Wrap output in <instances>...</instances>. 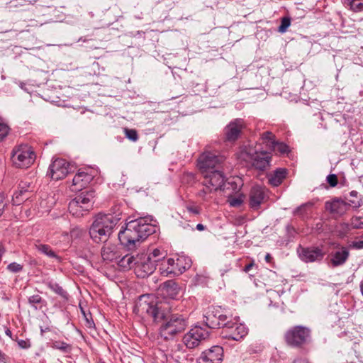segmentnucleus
<instances>
[{"mask_svg":"<svg viewBox=\"0 0 363 363\" xmlns=\"http://www.w3.org/2000/svg\"><path fill=\"white\" fill-rule=\"evenodd\" d=\"M5 206H6L5 197L2 194H0V216L3 213Z\"/></svg>","mask_w":363,"mask_h":363,"instance_id":"nucleus-48","label":"nucleus"},{"mask_svg":"<svg viewBox=\"0 0 363 363\" xmlns=\"http://www.w3.org/2000/svg\"><path fill=\"white\" fill-rule=\"evenodd\" d=\"M345 4L354 12L363 11V2L362 0H345Z\"/></svg>","mask_w":363,"mask_h":363,"instance_id":"nucleus-34","label":"nucleus"},{"mask_svg":"<svg viewBox=\"0 0 363 363\" xmlns=\"http://www.w3.org/2000/svg\"><path fill=\"white\" fill-rule=\"evenodd\" d=\"M9 333H11V331L6 333L7 335H9Z\"/></svg>","mask_w":363,"mask_h":363,"instance_id":"nucleus-62","label":"nucleus"},{"mask_svg":"<svg viewBox=\"0 0 363 363\" xmlns=\"http://www.w3.org/2000/svg\"><path fill=\"white\" fill-rule=\"evenodd\" d=\"M133 311L142 318H152L155 322L166 320L160 330L161 337L166 340H172L183 332L187 325L182 315L172 314L167 316L165 310L162 308V303H159L152 294L140 296L135 303Z\"/></svg>","mask_w":363,"mask_h":363,"instance_id":"nucleus-1","label":"nucleus"},{"mask_svg":"<svg viewBox=\"0 0 363 363\" xmlns=\"http://www.w3.org/2000/svg\"><path fill=\"white\" fill-rule=\"evenodd\" d=\"M135 274L138 277L145 278L152 274L156 269L150 258L145 254H138L135 256Z\"/></svg>","mask_w":363,"mask_h":363,"instance_id":"nucleus-14","label":"nucleus"},{"mask_svg":"<svg viewBox=\"0 0 363 363\" xmlns=\"http://www.w3.org/2000/svg\"><path fill=\"white\" fill-rule=\"evenodd\" d=\"M343 225L347 228L350 226L352 229H362L363 228V216H353L350 219V224L344 223Z\"/></svg>","mask_w":363,"mask_h":363,"instance_id":"nucleus-33","label":"nucleus"},{"mask_svg":"<svg viewBox=\"0 0 363 363\" xmlns=\"http://www.w3.org/2000/svg\"><path fill=\"white\" fill-rule=\"evenodd\" d=\"M325 206L330 213L341 216L349 210L350 204L341 199L335 198L330 201L325 202Z\"/></svg>","mask_w":363,"mask_h":363,"instance_id":"nucleus-19","label":"nucleus"},{"mask_svg":"<svg viewBox=\"0 0 363 363\" xmlns=\"http://www.w3.org/2000/svg\"><path fill=\"white\" fill-rule=\"evenodd\" d=\"M261 140L269 149H270L276 142L275 135L270 131L264 132L261 135Z\"/></svg>","mask_w":363,"mask_h":363,"instance_id":"nucleus-32","label":"nucleus"},{"mask_svg":"<svg viewBox=\"0 0 363 363\" xmlns=\"http://www.w3.org/2000/svg\"><path fill=\"white\" fill-rule=\"evenodd\" d=\"M45 301L43 299V298L38 295L35 294L33 296H30L28 298V303L33 307L35 309L41 308V306H39L41 303H43Z\"/></svg>","mask_w":363,"mask_h":363,"instance_id":"nucleus-36","label":"nucleus"},{"mask_svg":"<svg viewBox=\"0 0 363 363\" xmlns=\"http://www.w3.org/2000/svg\"><path fill=\"white\" fill-rule=\"evenodd\" d=\"M347 203L350 204V206H352L353 208L357 209L363 205V201L362 199L357 201L354 200H350Z\"/></svg>","mask_w":363,"mask_h":363,"instance_id":"nucleus-46","label":"nucleus"},{"mask_svg":"<svg viewBox=\"0 0 363 363\" xmlns=\"http://www.w3.org/2000/svg\"><path fill=\"white\" fill-rule=\"evenodd\" d=\"M125 137L130 140L135 142L138 139V134L135 129L125 128L124 130Z\"/></svg>","mask_w":363,"mask_h":363,"instance_id":"nucleus-38","label":"nucleus"},{"mask_svg":"<svg viewBox=\"0 0 363 363\" xmlns=\"http://www.w3.org/2000/svg\"><path fill=\"white\" fill-rule=\"evenodd\" d=\"M350 196L352 197H357L358 192L357 191L353 190L350 192Z\"/></svg>","mask_w":363,"mask_h":363,"instance_id":"nucleus-58","label":"nucleus"},{"mask_svg":"<svg viewBox=\"0 0 363 363\" xmlns=\"http://www.w3.org/2000/svg\"><path fill=\"white\" fill-rule=\"evenodd\" d=\"M150 218H139L130 220L126 224L130 234L135 238V241L139 245L140 240L145 239L155 232L154 225L150 224Z\"/></svg>","mask_w":363,"mask_h":363,"instance_id":"nucleus-5","label":"nucleus"},{"mask_svg":"<svg viewBox=\"0 0 363 363\" xmlns=\"http://www.w3.org/2000/svg\"><path fill=\"white\" fill-rule=\"evenodd\" d=\"M291 25V19L288 17H284L281 19V25L279 27V31L280 33H284L286 32V29L290 26Z\"/></svg>","mask_w":363,"mask_h":363,"instance_id":"nucleus-39","label":"nucleus"},{"mask_svg":"<svg viewBox=\"0 0 363 363\" xmlns=\"http://www.w3.org/2000/svg\"><path fill=\"white\" fill-rule=\"evenodd\" d=\"M297 252L300 259L306 263L321 262L325 255L323 246L300 247Z\"/></svg>","mask_w":363,"mask_h":363,"instance_id":"nucleus-13","label":"nucleus"},{"mask_svg":"<svg viewBox=\"0 0 363 363\" xmlns=\"http://www.w3.org/2000/svg\"><path fill=\"white\" fill-rule=\"evenodd\" d=\"M8 361L9 357L4 353L0 351V362L7 363Z\"/></svg>","mask_w":363,"mask_h":363,"instance_id":"nucleus-52","label":"nucleus"},{"mask_svg":"<svg viewBox=\"0 0 363 363\" xmlns=\"http://www.w3.org/2000/svg\"><path fill=\"white\" fill-rule=\"evenodd\" d=\"M201 175L203 187L197 192L196 196L202 201H209L213 198L216 191L223 189L226 178L220 169L202 173Z\"/></svg>","mask_w":363,"mask_h":363,"instance_id":"nucleus-2","label":"nucleus"},{"mask_svg":"<svg viewBox=\"0 0 363 363\" xmlns=\"http://www.w3.org/2000/svg\"><path fill=\"white\" fill-rule=\"evenodd\" d=\"M145 255L150 258L151 262L154 263L156 268L167 257V253L164 250L155 248Z\"/></svg>","mask_w":363,"mask_h":363,"instance_id":"nucleus-27","label":"nucleus"},{"mask_svg":"<svg viewBox=\"0 0 363 363\" xmlns=\"http://www.w3.org/2000/svg\"><path fill=\"white\" fill-rule=\"evenodd\" d=\"M209 336V332L200 326L191 328L183 337V342L189 349L197 347Z\"/></svg>","mask_w":363,"mask_h":363,"instance_id":"nucleus-11","label":"nucleus"},{"mask_svg":"<svg viewBox=\"0 0 363 363\" xmlns=\"http://www.w3.org/2000/svg\"><path fill=\"white\" fill-rule=\"evenodd\" d=\"M135 257L131 255H125L123 256L118 261V266L124 271L135 268Z\"/></svg>","mask_w":363,"mask_h":363,"instance_id":"nucleus-29","label":"nucleus"},{"mask_svg":"<svg viewBox=\"0 0 363 363\" xmlns=\"http://www.w3.org/2000/svg\"><path fill=\"white\" fill-rule=\"evenodd\" d=\"M361 240L354 241L352 242L351 246L355 249H362L363 248V235L362 236Z\"/></svg>","mask_w":363,"mask_h":363,"instance_id":"nucleus-47","label":"nucleus"},{"mask_svg":"<svg viewBox=\"0 0 363 363\" xmlns=\"http://www.w3.org/2000/svg\"><path fill=\"white\" fill-rule=\"evenodd\" d=\"M197 363H216L212 359L206 358V356L201 354V357L197 359Z\"/></svg>","mask_w":363,"mask_h":363,"instance_id":"nucleus-50","label":"nucleus"},{"mask_svg":"<svg viewBox=\"0 0 363 363\" xmlns=\"http://www.w3.org/2000/svg\"><path fill=\"white\" fill-rule=\"evenodd\" d=\"M43 283L54 293L60 296L65 300H67L69 298V295L67 292L63 289V288L60 286L57 282L53 280L47 279L43 281Z\"/></svg>","mask_w":363,"mask_h":363,"instance_id":"nucleus-28","label":"nucleus"},{"mask_svg":"<svg viewBox=\"0 0 363 363\" xmlns=\"http://www.w3.org/2000/svg\"><path fill=\"white\" fill-rule=\"evenodd\" d=\"M101 257L104 262H111L121 257L118 247L116 245L106 244L101 249Z\"/></svg>","mask_w":363,"mask_h":363,"instance_id":"nucleus-21","label":"nucleus"},{"mask_svg":"<svg viewBox=\"0 0 363 363\" xmlns=\"http://www.w3.org/2000/svg\"><path fill=\"white\" fill-rule=\"evenodd\" d=\"M242 154L246 156L244 159L249 160L257 169L263 171L269 166L271 157L267 152H257L252 148H248Z\"/></svg>","mask_w":363,"mask_h":363,"instance_id":"nucleus-12","label":"nucleus"},{"mask_svg":"<svg viewBox=\"0 0 363 363\" xmlns=\"http://www.w3.org/2000/svg\"><path fill=\"white\" fill-rule=\"evenodd\" d=\"M267 198L265 189L260 186L252 187L249 193V206L253 210H258Z\"/></svg>","mask_w":363,"mask_h":363,"instance_id":"nucleus-17","label":"nucleus"},{"mask_svg":"<svg viewBox=\"0 0 363 363\" xmlns=\"http://www.w3.org/2000/svg\"><path fill=\"white\" fill-rule=\"evenodd\" d=\"M12 162L18 168H26L31 165L35 160V153L28 145H20L13 150Z\"/></svg>","mask_w":363,"mask_h":363,"instance_id":"nucleus-8","label":"nucleus"},{"mask_svg":"<svg viewBox=\"0 0 363 363\" xmlns=\"http://www.w3.org/2000/svg\"><path fill=\"white\" fill-rule=\"evenodd\" d=\"M6 269L10 272L18 273L23 270V265L16 262H12L7 266Z\"/></svg>","mask_w":363,"mask_h":363,"instance_id":"nucleus-40","label":"nucleus"},{"mask_svg":"<svg viewBox=\"0 0 363 363\" xmlns=\"http://www.w3.org/2000/svg\"><path fill=\"white\" fill-rule=\"evenodd\" d=\"M117 222V218L112 214H98L89 229L91 239L96 242H106Z\"/></svg>","mask_w":363,"mask_h":363,"instance_id":"nucleus-3","label":"nucleus"},{"mask_svg":"<svg viewBox=\"0 0 363 363\" xmlns=\"http://www.w3.org/2000/svg\"><path fill=\"white\" fill-rule=\"evenodd\" d=\"M186 209L189 212L194 215H199L200 213V208L197 206H189L186 207Z\"/></svg>","mask_w":363,"mask_h":363,"instance_id":"nucleus-49","label":"nucleus"},{"mask_svg":"<svg viewBox=\"0 0 363 363\" xmlns=\"http://www.w3.org/2000/svg\"><path fill=\"white\" fill-rule=\"evenodd\" d=\"M94 197L93 191L82 192L69 203V213L76 217L82 216L84 213L88 212L91 208Z\"/></svg>","mask_w":363,"mask_h":363,"instance_id":"nucleus-6","label":"nucleus"},{"mask_svg":"<svg viewBox=\"0 0 363 363\" xmlns=\"http://www.w3.org/2000/svg\"><path fill=\"white\" fill-rule=\"evenodd\" d=\"M35 248L41 253L47 255L49 257L55 258L60 261V257L51 249V247L45 244H35Z\"/></svg>","mask_w":363,"mask_h":363,"instance_id":"nucleus-31","label":"nucleus"},{"mask_svg":"<svg viewBox=\"0 0 363 363\" xmlns=\"http://www.w3.org/2000/svg\"><path fill=\"white\" fill-rule=\"evenodd\" d=\"M83 312V314H84V316L86 319V325L88 328H93L94 326V323L92 320H89L87 317V315H86V313H84V311H82Z\"/></svg>","mask_w":363,"mask_h":363,"instance_id":"nucleus-51","label":"nucleus"},{"mask_svg":"<svg viewBox=\"0 0 363 363\" xmlns=\"http://www.w3.org/2000/svg\"><path fill=\"white\" fill-rule=\"evenodd\" d=\"M272 259V257L271 255L267 253L265 255V260H266V262H271Z\"/></svg>","mask_w":363,"mask_h":363,"instance_id":"nucleus-57","label":"nucleus"},{"mask_svg":"<svg viewBox=\"0 0 363 363\" xmlns=\"http://www.w3.org/2000/svg\"><path fill=\"white\" fill-rule=\"evenodd\" d=\"M69 163L64 159H56L50 165L48 175L53 180L64 179L69 173Z\"/></svg>","mask_w":363,"mask_h":363,"instance_id":"nucleus-15","label":"nucleus"},{"mask_svg":"<svg viewBox=\"0 0 363 363\" xmlns=\"http://www.w3.org/2000/svg\"><path fill=\"white\" fill-rule=\"evenodd\" d=\"M327 182L331 186L334 187L337 184V177L335 174H329L327 177Z\"/></svg>","mask_w":363,"mask_h":363,"instance_id":"nucleus-45","label":"nucleus"},{"mask_svg":"<svg viewBox=\"0 0 363 363\" xmlns=\"http://www.w3.org/2000/svg\"><path fill=\"white\" fill-rule=\"evenodd\" d=\"M311 330L303 325L291 327L284 334L286 343L294 348L303 347L311 342Z\"/></svg>","mask_w":363,"mask_h":363,"instance_id":"nucleus-4","label":"nucleus"},{"mask_svg":"<svg viewBox=\"0 0 363 363\" xmlns=\"http://www.w3.org/2000/svg\"><path fill=\"white\" fill-rule=\"evenodd\" d=\"M229 316L223 314L220 308L211 306L203 313V321L209 328H220L226 325Z\"/></svg>","mask_w":363,"mask_h":363,"instance_id":"nucleus-10","label":"nucleus"},{"mask_svg":"<svg viewBox=\"0 0 363 363\" xmlns=\"http://www.w3.org/2000/svg\"><path fill=\"white\" fill-rule=\"evenodd\" d=\"M270 150L276 153L285 154L289 152V147L284 143L276 141Z\"/></svg>","mask_w":363,"mask_h":363,"instance_id":"nucleus-35","label":"nucleus"},{"mask_svg":"<svg viewBox=\"0 0 363 363\" xmlns=\"http://www.w3.org/2000/svg\"><path fill=\"white\" fill-rule=\"evenodd\" d=\"M93 179V176L85 172H79L72 179V185L78 186L75 190L84 188Z\"/></svg>","mask_w":363,"mask_h":363,"instance_id":"nucleus-25","label":"nucleus"},{"mask_svg":"<svg viewBox=\"0 0 363 363\" xmlns=\"http://www.w3.org/2000/svg\"><path fill=\"white\" fill-rule=\"evenodd\" d=\"M349 250L345 247H342L339 250L336 251L330 259L333 267H336L344 264L349 257Z\"/></svg>","mask_w":363,"mask_h":363,"instance_id":"nucleus-24","label":"nucleus"},{"mask_svg":"<svg viewBox=\"0 0 363 363\" xmlns=\"http://www.w3.org/2000/svg\"><path fill=\"white\" fill-rule=\"evenodd\" d=\"M18 344L20 347L23 349L28 348L29 347V344L26 341L23 340L18 341Z\"/></svg>","mask_w":363,"mask_h":363,"instance_id":"nucleus-53","label":"nucleus"},{"mask_svg":"<svg viewBox=\"0 0 363 363\" xmlns=\"http://www.w3.org/2000/svg\"><path fill=\"white\" fill-rule=\"evenodd\" d=\"M224 160L225 157L216 152L205 151L199 157L197 166L201 174L213 172L214 169H220Z\"/></svg>","mask_w":363,"mask_h":363,"instance_id":"nucleus-7","label":"nucleus"},{"mask_svg":"<svg viewBox=\"0 0 363 363\" xmlns=\"http://www.w3.org/2000/svg\"><path fill=\"white\" fill-rule=\"evenodd\" d=\"M179 259L175 261L172 258H165L158 266L159 272L164 277H173L182 273L179 267Z\"/></svg>","mask_w":363,"mask_h":363,"instance_id":"nucleus-18","label":"nucleus"},{"mask_svg":"<svg viewBox=\"0 0 363 363\" xmlns=\"http://www.w3.org/2000/svg\"><path fill=\"white\" fill-rule=\"evenodd\" d=\"M129 230L125 226L123 230L118 233V240L122 245L126 247L128 250H135L138 245V242L135 241V238L131 234L128 233Z\"/></svg>","mask_w":363,"mask_h":363,"instance_id":"nucleus-23","label":"nucleus"},{"mask_svg":"<svg viewBox=\"0 0 363 363\" xmlns=\"http://www.w3.org/2000/svg\"><path fill=\"white\" fill-rule=\"evenodd\" d=\"M254 266H255V263H254V262H252L251 263H250V264H247V265L245 267V268H244L243 271H244L245 272H246V273H247V272H249V271H250V269H251Z\"/></svg>","mask_w":363,"mask_h":363,"instance_id":"nucleus-54","label":"nucleus"},{"mask_svg":"<svg viewBox=\"0 0 363 363\" xmlns=\"http://www.w3.org/2000/svg\"><path fill=\"white\" fill-rule=\"evenodd\" d=\"M244 128L245 124L242 119L232 121L224 129L225 140L228 142H235L240 137Z\"/></svg>","mask_w":363,"mask_h":363,"instance_id":"nucleus-16","label":"nucleus"},{"mask_svg":"<svg viewBox=\"0 0 363 363\" xmlns=\"http://www.w3.org/2000/svg\"><path fill=\"white\" fill-rule=\"evenodd\" d=\"M161 294L164 298L174 299L179 294L178 284L173 280H168L165 281L160 289Z\"/></svg>","mask_w":363,"mask_h":363,"instance_id":"nucleus-22","label":"nucleus"},{"mask_svg":"<svg viewBox=\"0 0 363 363\" xmlns=\"http://www.w3.org/2000/svg\"><path fill=\"white\" fill-rule=\"evenodd\" d=\"M25 1L28 2V4H34L36 1L35 0L33 1Z\"/></svg>","mask_w":363,"mask_h":363,"instance_id":"nucleus-59","label":"nucleus"},{"mask_svg":"<svg viewBox=\"0 0 363 363\" xmlns=\"http://www.w3.org/2000/svg\"><path fill=\"white\" fill-rule=\"evenodd\" d=\"M228 202H229L230 206L239 207L243 203V199L241 196L233 197V198H230L228 199Z\"/></svg>","mask_w":363,"mask_h":363,"instance_id":"nucleus-43","label":"nucleus"},{"mask_svg":"<svg viewBox=\"0 0 363 363\" xmlns=\"http://www.w3.org/2000/svg\"><path fill=\"white\" fill-rule=\"evenodd\" d=\"M29 187V184L26 182H21L19 184L18 190L14 192L12 197L13 205L19 206L28 199L30 196Z\"/></svg>","mask_w":363,"mask_h":363,"instance_id":"nucleus-20","label":"nucleus"},{"mask_svg":"<svg viewBox=\"0 0 363 363\" xmlns=\"http://www.w3.org/2000/svg\"><path fill=\"white\" fill-rule=\"evenodd\" d=\"M206 358L212 359L216 363H221L223 357V349L222 347L216 345L209 350L202 352Z\"/></svg>","mask_w":363,"mask_h":363,"instance_id":"nucleus-26","label":"nucleus"},{"mask_svg":"<svg viewBox=\"0 0 363 363\" xmlns=\"http://www.w3.org/2000/svg\"><path fill=\"white\" fill-rule=\"evenodd\" d=\"M311 206H312L311 203H306L302 204L301 206H300L299 207L296 208L294 213V215L303 218L307 215L308 208L311 207Z\"/></svg>","mask_w":363,"mask_h":363,"instance_id":"nucleus-37","label":"nucleus"},{"mask_svg":"<svg viewBox=\"0 0 363 363\" xmlns=\"http://www.w3.org/2000/svg\"><path fill=\"white\" fill-rule=\"evenodd\" d=\"M286 175V170L285 169L279 168L277 169L270 176L269 182L270 184L274 186H278L281 184Z\"/></svg>","mask_w":363,"mask_h":363,"instance_id":"nucleus-30","label":"nucleus"},{"mask_svg":"<svg viewBox=\"0 0 363 363\" xmlns=\"http://www.w3.org/2000/svg\"><path fill=\"white\" fill-rule=\"evenodd\" d=\"M196 177L195 174L191 172H187L184 174L182 177L183 182H186L188 184H193L195 182Z\"/></svg>","mask_w":363,"mask_h":363,"instance_id":"nucleus-44","label":"nucleus"},{"mask_svg":"<svg viewBox=\"0 0 363 363\" xmlns=\"http://www.w3.org/2000/svg\"><path fill=\"white\" fill-rule=\"evenodd\" d=\"M9 333H11V331L6 333L7 335H9Z\"/></svg>","mask_w":363,"mask_h":363,"instance_id":"nucleus-61","label":"nucleus"},{"mask_svg":"<svg viewBox=\"0 0 363 363\" xmlns=\"http://www.w3.org/2000/svg\"><path fill=\"white\" fill-rule=\"evenodd\" d=\"M196 228L199 230V231H201V230H203L205 229V226L201 224V223H199L196 225Z\"/></svg>","mask_w":363,"mask_h":363,"instance_id":"nucleus-56","label":"nucleus"},{"mask_svg":"<svg viewBox=\"0 0 363 363\" xmlns=\"http://www.w3.org/2000/svg\"><path fill=\"white\" fill-rule=\"evenodd\" d=\"M52 347L63 352H66L69 347V345L65 342L55 341L52 344Z\"/></svg>","mask_w":363,"mask_h":363,"instance_id":"nucleus-42","label":"nucleus"},{"mask_svg":"<svg viewBox=\"0 0 363 363\" xmlns=\"http://www.w3.org/2000/svg\"><path fill=\"white\" fill-rule=\"evenodd\" d=\"M292 363H309V362L306 359H296Z\"/></svg>","mask_w":363,"mask_h":363,"instance_id":"nucleus-55","label":"nucleus"},{"mask_svg":"<svg viewBox=\"0 0 363 363\" xmlns=\"http://www.w3.org/2000/svg\"><path fill=\"white\" fill-rule=\"evenodd\" d=\"M78 41H79H79L86 42V40L85 38H84V39H83L82 38H79V40H78Z\"/></svg>","mask_w":363,"mask_h":363,"instance_id":"nucleus-60","label":"nucleus"},{"mask_svg":"<svg viewBox=\"0 0 363 363\" xmlns=\"http://www.w3.org/2000/svg\"><path fill=\"white\" fill-rule=\"evenodd\" d=\"M223 337L235 341H240L247 335L248 330L245 325L239 323L238 318L229 316L226 325H223Z\"/></svg>","mask_w":363,"mask_h":363,"instance_id":"nucleus-9","label":"nucleus"},{"mask_svg":"<svg viewBox=\"0 0 363 363\" xmlns=\"http://www.w3.org/2000/svg\"><path fill=\"white\" fill-rule=\"evenodd\" d=\"M9 127L7 124L0 122V140H2L4 138L6 137L9 132Z\"/></svg>","mask_w":363,"mask_h":363,"instance_id":"nucleus-41","label":"nucleus"}]
</instances>
